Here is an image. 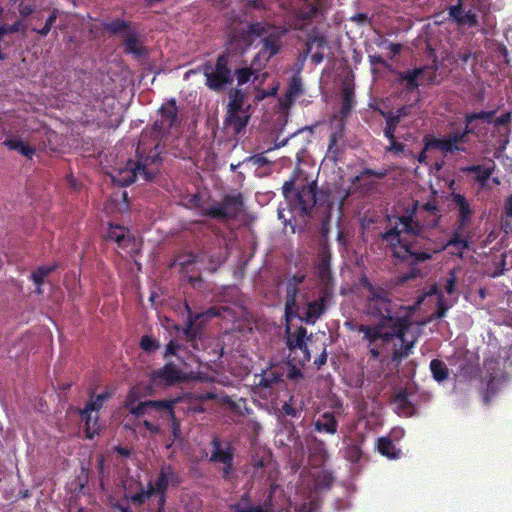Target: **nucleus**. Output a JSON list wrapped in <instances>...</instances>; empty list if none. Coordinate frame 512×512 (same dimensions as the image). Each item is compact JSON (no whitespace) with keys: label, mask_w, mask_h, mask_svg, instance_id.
<instances>
[{"label":"nucleus","mask_w":512,"mask_h":512,"mask_svg":"<svg viewBox=\"0 0 512 512\" xmlns=\"http://www.w3.org/2000/svg\"><path fill=\"white\" fill-rule=\"evenodd\" d=\"M441 218L440 209L434 200L421 206L415 201L408 215L398 217L401 228L396 225L381 234L382 240L391 246L392 256L400 264L410 267L409 272L402 275V281L421 277L417 265L431 260L434 254L444 250L443 245H438L428 235V230L438 227Z\"/></svg>","instance_id":"nucleus-1"},{"label":"nucleus","mask_w":512,"mask_h":512,"mask_svg":"<svg viewBox=\"0 0 512 512\" xmlns=\"http://www.w3.org/2000/svg\"><path fill=\"white\" fill-rule=\"evenodd\" d=\"M362 286L368 291L364 313L378 319V322L374 325L359 324L354 329L363 334L371 359L377 360L394 338L404 341L412 326L415 306H405L392 300L389 291L372 284L367 278L362 280Z\"/></svg>","instance_id":"nucleus-2"},{"label":"nucleus","mask_w":512,"mask_h":512,"mask_svg":"<svg viewBox=\"0 0 512 512\" xmlns=\"http://www.w3.org/2000/svg\"><path fill=\"white\" fill-rule=\"evenodd\" d=\"M295 177L285 181L282 192L292 210L299 211L302 215H309L317 203V185L313 181L295 187Z\"/></svg>","instance_id":"nucleus-3"},{"label":"nucleus","mask_w":512,"mask_h":512,"mask_svg":"<svg viewBox=\"0 0 512 512\" xmlns=\"http://www.w3.org/2000/svg\"><path fill=\"white\" fill-rule=\"evenodd\" d=\"M230 55L224 52L218 55L213 66L210 61L203 63L201 71L205 76V85L214 92H221L234 81V75L229 67Z\"/></svg>","instance_id":"nucleus-4"},{"label":"nucleus","mask_w":512,"mask_h":512,"mask_svg":"<svg viewBox=\"0 0 512 512\" xmlns=\"http://www.w3.org/2000/svg\"><path fill=\"white\" fill-rule=\"evenodd\" d=\"M244 210V198L241 193L226 194L220 202L203 209L202 215L219 221L237 220Z\"/></svg>","instance_id":"nucleus-5"},{"label":"nucleus","mask_w":512,"mask_h":512,"mask_svg":"<svg viewBox=\"0 0 512 512\" xmlns=\"http://www.w3.org/2000/svg\"><path fill=\"white\" fill-rule=\"evenodd\" d=\"M469 135H478L477 126L465 122V127L462 130L451 131L444 138L431 137L427 139L426 148L437 149L444 154L466 152V148L461 145L468 142Z\"/></svg>","instance_id":"nucleus-6"},{"label":"nucleus","mask_w":512,"mask_h":512,"mask_svg":"<svg viewBox=\"0 0 512 512\" xmlns=\"http://www.w3.org/2000/svg\"><path fill=\"white\" fill-rule=\"evenodd\" d=\"M158 114L160 118L153 124V132L157 136L164 137L168 135L170 130L181 122L175 98H171L163 103L158 109Z\"/></svg>","instance_id":"nucleus-7"},{"label":"nucleus","mask_w":512,"mask_h":512,"mask_svg":"<svg viewBox=\"0 0 512 512\" xmlns=\"http://www.w3.org/2000/svg\"><path fill=\"white\" fill-rule=\"evenodd\" d=\"M176 400H146L138 402L137 408L133 409L132 415L139 418L148 416L152 419H167L173 416V408Z\"/></svg>","instance_id":"nucleus-8"},{"label":"nucleus","mask_w":512,"mask_h":512,"mask_svg":"<svg viewBox=\"0 0 512 512\" xmlns=\"http://www.w3.org/2000/svg\"><path fill=\"white\" fill-rule=\"evenodd\" d=\"M104 402L96 396H91L82 409H78L79 416L84 421V431L86 438L93 439L99 434V411L103 407Z\"/></svg>","instance_id":"nucleus-9"},{"label":"nucleus","mask_w":512,"mask_h":512,"mask_svg":"<svg viewBox=\"0 0 512 512\" xmlns=\"http://www.w3.org/2000/svg\"><path fill=\"white\" fill-rule=\"evenodd\" d=\"M150 380L154 386L170 387L186 380V376L174 363L168 362L162 368L154 370Z\"/></svg>","instance_id":"nucleus-10"},{"label":"nucleus","mask_w":512,"mask_h":512,"mask_svg":"<svg viewBox=\"0 0 512 512\" xmlns=\"http://www.w3.org/2000/svg\"><path fill=\"white\" fill-rule=\"evenodd\" d=\"M136 152L137 160L135 163L139 166L141 179L146 182L151 181L157 173V168H154L153 166H158L162 161L160 151L158 150V144L150 149L149 153L146 155L142 154L140 145L137 147Z\"/></svg>","instance_id":"nucleus-11"},{"label":"nucleus","mask_w":512,"mask_h":512,"mask_svg":"<svg viewBox=\"0 0 512 512\" xmlns=\"http://www.w3.org/2000/svg\"><path fill=\"white\" fill-rule=\"evenodd\" d=\"M213 451L210 456V461L214 463L223 464L222 477L229 479L233 471V449L230 445H227L225 449L222 448V443L218 437H213L211 441Z\"/></svg>","instance_id":"nucleus-12"},{"label":"nucleus","mask_w":512,"mask_h":512,"mask_svg":"<svg viewBox=\"0 0 512 512\" xmlns=\"http://www.w3.org/2000/svg\"><path fill=\"white\" fill-rule=\"evenodd\" d=\"M306 279L305 273H296L288 278L286 284V298H285V316L289 319L296 316L295 309H297V295L299 293V285Z\"/></svg>","instance_id":"nucleus-13"},{"label":"nucleus","mask_w":512,"mask_h":512,"mask_svg":"<svg viewBox=\"0 0 512 512\" xmlns=\"http://www.w3.org/2000/svg\"><path fill=\"white\" fill-rule=\"evenodd\" d=\"M331 296V287H323L319 298L307 304L304 316L301 319L308 324H314L326 311V302Z\"/></svg>","instance_id":"nucleus-14"},{"label":"nucleus","mask_w":512,"mask_h":512,"mask_svg":"<svg viewBox=\"0 0 512 512\" xmlns=\"http://www.w3.org/2000/svg\"><path fill=\"white\" fill-rule=\"evenodd\" d=\"M331 252L328 244L322 243L318 251L317 276L323 283V287H330L332 281Z\"/></svg>","instance_id":"nucleus-15"},{"label":"nucleus","mask_w":512,"mask_h":512,"mask_svg":"<svg viewBox=\"0 0 512 512\" xmlns=\"http://www.w3.org/2000/svg\"><path fill=\"white\" fill-rule=\"evenodd\" d=\"M111 177L115 184L126 187L141 178V173L137 163L134 160H128L126 165L115 170Z\"/></svg>","instance_id":"nucleus-16"},{"label":"nucleus","mask_w":512,"mask_h":512,"mask_svg":"<svg viewBox=\"0 0 512 512\" xmlns=\"http://www.w3.org/2000/svg\"><path fill=\"white\" fill-rule=\"evenodd\" d=\"M124 52L131 55L136 60H141L148 55L147 48L139 40V35L135 30H129L122 38Z\"/></svg>","instance_id":"nucleus-17"},{"label":"nucleus","mask_w":512,"mask_h":512,"mask_svg":"<svg viewBox=\"0 0 512 512\" xmlns=\"http://www.w3.org/2000/svg\"><path fill=\"white\" fill-rule=\"evenodd\" d=\"M186 309L188 310V317L185 321V326L180 329L176 326V330H182L184 339L191 344L194 349H197V339L200 337V330L195 327L196 321L202 316V314H193L188 304L186 303Z\"/></svg>","instance_id":"nucleus-18"},{"label":"nucleus","mask_w":512,"mask_h":512,"mask_svg":"<svg viewBox=\"0 0 512 512\" xmlns=\"http://www.w3.org/2000/svg\"><path fill=\"white\" fill-rule=\"evenodd\" d=\"M262 44V48L254 58L253 63L259 58H264L265 61H269L280 51L281 43L279 34L276 32L269 33L262 39Z\"/></svg>","instance_id":"nucleus-19"},{"label":"nucleus","mask_w":512,"mask_h":512,"mask_svg":"<svg viewBox=\"0 0 512 512\" xmlns=\"http://www.w3.org/2000/svg\"><path fill=\"white\" fill-rule=\"evenodd\" d=\"M328 43L324 36L316 35L309 37L306 42V49L303 58H306L316 48V52L311 55V60L314 64H320L324 60V50L327 48Z\"/></svg>","instance_id":"nucleus-20"},{"label":"nucleus","mask_w":512,"mask_h":512,"mask_svg":"<svg viewBox=\"0 0 512 512\" xmlns=\"http://www.w3.org/2000/svg\"><path fill=\"white\" fill-rule=\"evenodd\" d=\"M229 512H271L269 508L262 504L253 502L249 492H245L234 503L228 506Z\"/></svg>","instance_id":"nucleus-21"},{"label":"nucleus","mask_w":512,"mask_h":512,"mask_svg":"<svg viewBox=\"0 0 512 512\" xmlns=\"http://www.w3.org/2000/svg\"><path fill=\"white\" fill-rule=\"evenodd\" d=\"M284 370L281 367H272L255 375V384L261 388H272L283 381Z\"/></svg>","instance_id":"nucleus-22"},{"label":"nucleus","mask_w":512,"mask_h":512,"mask_svg":"<svg viewBox=\"0 0 512 512\" xmlns=\"http://www.w3.org/2000/svg\"><path fill=\"white\" fill-rule=\"evenodd\" d=\"M313 426L316 432L334 435L337 432L338 420L333 412L326 411L314 421Z\"/></svg>","instance_id":"nucleus-23"},{"label":"nucleus","mask_w":512,"mask_h":512,"mask_svg":"<svg viewBox=\"0 0 512 512\" xmlns=\"http://www.w3.org/2000/svg\"><path fill=\"white\" fill-rule=\"evenodd\" d=\"M424 69H409L406 71H398L397 72V82L399 84H404V89L406 92H412L420 86L419 78Z\"/></svg>","instance_id":"nucleus-24"},{"label":"nucleus","mask_w":512,"mask_h":512,"mask_svg":"<svg viewBox=\"0 0 512 512\" xmlns=\"http://www.w3.org/2000/svg\"><path fill=\"white\" fill-rule=\"evenodd\" d=\"M307 330L305 327L300 326L294 335H289L287 338V347L293 351L300 349L303 352V361L310 360V353L305 342Z\"/></svg>","instance_id":"nucleus-25"},{"label":"nucleus","mask_w":512,"mask_h":512,"mask_svg":"<svg viewBox=\"0 0 512 512\" xmlns=\"http://www.w3.org/2000/svg\"><path fill=\"white\" fill-rule=\"evenodd\" d=\"M452 200L458 209L457 219H459V222H461V224H470L474 211L465 196L459 193H454L452 195Z\"/></svg>","instance_id":"nucleus-26"},{"label":"nucleus","mask_w":512,"mask_h":512,"mask_svg":"<svg viewBox=\"0 0 512 512\" xmlns=\"http://www.w3.org/2000/svg\"><path fill=\"white\" fill-rule=\"evenodd\" d=\"M392 402L396 404L399 414L404 416H412L415 412L414 405L409 400L408 392L403 389L398 391L392 397Z\"/></svg>","instance_id":"nucleus-27"},{"label":"nucleus","mask_w":512,"mask_h":512,"mask_svg":"<svg viewBox=\"0 0 512 512\" xmlns=\"http://www.w3.org/2000/svg\"><path fill=\"white\" fill-rule=\"evenodd\" d=\"M60 14L61 12L58 8L49 9V15L43 22V25L33 24L31 31L38 34L40 37H46L51 32Z\"/></svg>","instance_id":"nucleus-28"},{"label":"nucleus","mask_w":512,"mask_h":512,"mask_svg":"<svg viewBox=\"0 0 512 512\" xmlns=\"http://www.w3.org/2000/svg\"><path fill=\"white\" fill-rule=\"evenodd\" d=\"M494 168V163L490 167H486L484 165H471L463 168V172L475 173V180L484 186L491 177V175L493 174Z\"/></svg>","instance_id":"nucleus-29"},{"label":"nucleus","mask_w":512,"mask_h":512,"mask_svg":"<svg viewBox=\"0 0 512 512\" xmlns=\"http://www.w3.org/2000/svg\"><path fill=\"white\" fill-rule=\"evenodd\" d=\"M249 116L242 112H227L226 123L231 126L236 134L242 132L247 126Z\"/></svg>","instance_id":"nucleus-30"},{"label":"nucleus","mask_w":512,"mask_h":512,"mask_svg":"<svg viewBox=\"0 0 512 512\" xmlns=\"http://www.w3.org/2000/svg\"><path fill=\"white\" fill-rule=\"evenodd\" d=\"M377 448L381 455L389 459H396L400 454V450L396 448L393 441L388 437L379 438Z\"/></svg>","instance_id":"nucleus-31"},{"label":"nucleus","mask_w":512,"mask_h":512,"mask_svg":"<svg viewBox=\"0 0 512 512\" xmlns=\"http://www.w3.org/2000/svg\"><path fill=\"white\" fill-rule=\"evenodd\" d=\"M245 101V95L240 89H232L229 92V103L227 106V112H242Z\"/></svg>","instance_id":"nucleus-32"},{"label":"nucleus","mask_w":512,"mask_h":512,"mask_svg":"<svg viewBox=\"0 0 512 512\" xmlns=\"http://www.w3.org/2000/svg\"><path fill=\"white\" fill-rule=\"evenodd\" d=\"M129 236V231L120 225H109V229L107 232V239L114 241L119 246H124V242L126 238Z\"/></svg>","instance_id":"nucleus-33"},{"label":"nucleus","mask_w":512,"mask_h":512,"mask_svg":"<svg viewBox=\"0 0 512 512\" xmlns=\"http://www.w3.org/2000/svg\"><path fill=\"white\" fill-rule=\"evenodd\" d=\"M3 144L8 147L10 150H16L20 154L31 158L35 154V148L25 144L20 139H6Z\"/></svg>","instance_id":"nucleus-34"},{"label":"nucleus","mask_w":512,"mask_h":512,"mask_svg":"<svg viewBox=\"0 0 512 512\" xmlns=\"http://www.w3.org/2000/svg\"><path fill=\"white\" fill-rule=\"evenodd\" d=\"M437 244L443 245L444 249H446V247H450V246L456 248L458 250V252L455 254L458 255L459 257H462L463 251L467 250L469 248L468 238L467 237H458V234H452L451 238L446 243L437 242Z\"/></svg>","instance_id":"nucleus-35"},{"label":"nucleus","mask_w":512,"mask_h":512,"mask_svg":"<svg viewBox=\"0 0 512 512\" xmlns=\"http://www.w3.org/2000/svg\"><path fill=\"white\" fill-rule=\"evenodd\" d=\"M140 490L135 494H126L125 497L129 499L135 505L144 504L151 496L154 495L152 490V482L148 483L147 489H145L141 483Z\"/></svg>","instance_id":"nucleus-36"},{"label":"nucleus","mask_w":512,"mask_h":512,"mask_svg":"<svg viewBox=\"0 0 512 512\" xmlns=\"http://www.w3.org/2000/svg\"><path fill=\"white\" fill-rule=\"evenodd\" d=\"M430 370L433 378L437 382H442L446 380L449 376V369L447 365L442 360L439 359H433L430 362Z\"/></svg>","instance_id":"nucleus-37"},{"label":"nucleus","mask_w":512,"mask_h":512,"mask_svg":"<svg viewBox=\"0 0 512 512\" xmlns=\"http://www.w3.org/2000/svg\"><path fill=\"white\" fill-rule=\"evenodd\" d=\"M496 114V110H490V111H479V112H473V113H467L464 116V122H467L468 124L474 125L473 123L477 120H485L487 123L493 124V117Z\"/></svg>","instance_id":"nucleus-38"},{"label":"nucleus","mask_w":512,"mask_h":512,"mask_svg":"<svg viewBox=\"0 0 512 512\" xmlns=\"http://www.w3.org/2000/svg\"><path fill=\"white\" fill-rule=\"evenodd\" d=\"M130 25H131V23L129 21H125L122 19H115V20L105 23L104 28L110 34L118 35L124 31L127 33V31L131 30Z\"/></svg>","instance_id":"nucleus-39"},{"label":"nucleus","mask_w":512,"mask_h":512,"mask_svg":"<svg viewBox=\"0 0 512 512\" xmlns=\"http://www.w3.org/2000/svg\"><path fill=\"white\" fill-rule=\"evenodd\" d=\"M403 114H394L389 112L386 117V127L384 129V136L387 139H392L398 124L401 121Z\"/></svg>","instance_id":"nucleus-40"},{"label":"nucleus","mask_w":512,"mask_h":512,"mask_svg":"<svg viewBox=\"0 0 512 512\" xmlns=\"http://www.w3.org/2000/svg\"><path fill=\"white\" fill-rule=\"evenodd\" d=\"M169 486L168 482V475L166 474L165 468H162L159 472V475L155 481V483H152V490L154 495L155 494H164L166 493Z\"/></svg>","instance_id":"nucleus-41"},{"label":"nucleus","mask_w":512,"mask_h":512,"mask_svg":"<svg viewBox=\"0 0 512 512\" xmlns=\"http://www.w3.org/2000/svg\"><path fill=\"white\" fill-rule=\"evenodd\" d=\"M363 451L359 444L352 443L345 447L344 457L351 463H357L362 458Z\"/></svg>","instance_id":"nucleus-42"},{"label":"nucleus","mask_w":512,"mask_h":512,"mask_svg":"<svg viewBox=\"0 0 512 512\" xmlns=\"http://www.w3.org/2000/svg\"><path fill=\"white\" fill-rule=\"evenodd\" d=\"M401 341V346L399 348H395L392 353V361L396 363H400L403 359L407 358L411 352V349L414 345L413 342L405 343V340Z\"/></svg>","instance_id":"nucleus-43"},{"label":"nucleus","mask_w":512,"mask_h":512,"mask_svg":"<svg viewBox=\"0 0 512 512\" xmlns=\"http://www.w3.org/2000/svg\"><path fill=\"white\" fill-rule=\"evenodd\" d=\"M249 26L250 32H252L253 37H266L269 33L273 32L271 30L274 28L272 25L263 22H251L249 23Z\"/></svg>","instance_id":"nucleus-44"},{"label":"nucleus","mask_w":512,"mask_h":512,"mask_svg":"<svg viewBox=\"0 0 512 512\" xmlns=\"http://www.w3.org/2000/svg\"><path fill=\"white\" fill-rule=\"evenodd\" d=\"M418 69H424L421 73L420 80L421 84H433L437 77V67L436 66H420Z\"/></svg>","instance_id":"nucleus-45"},{"label":"nucleus","mask_w":512,"mask_h":512,"mask_svg":"<svg viewBox=\"0 0 512 512\" xmlns=\"http://www.w3.org/2000/svg\"><path fill=\"white\" fill-rule=\"evenodd\" d=\"M232 38L235 40H239L245 43L246 45H251L254 39L252 32H250L249 24L247 25L246 28L235 29L232 32Z\"/></svg>","instance_id":"nucleus-46"},{"label":"nucleus","mask_w":512,"mask_h":512,"mask_svg":"<svg viewBox=\"0 0 512 512\" xmlns=\"http://www.w3.org/2000/svg\"><path fill=\"white\" fill-rule=\"evenodd\" d=\"M293 402H294V397L291 396L288 401L283 403V405L281 407V411L286 416L296 418V417L300 416V414L302 412V407H299V408L295 407Z\"/></svg>","instance_id":"nucleus-47"},{"label":"nucleus","mask_w":512,"mask_h":512,"mask_svg":"<svg viewBox=\"0 0 512 512\" xmlns=\"http://www.w3.org/2000/svg\"><path fill=\"white\" fill-rule=\"evenodd\" d=\"M498 390V380L495 377L491 376L486 384L484 402L488 404L491 401V399L497 394Z\"/></svg>","instance_id":"nucleus-48"},{"label":"nucleus","mask_w":512,"mask_h":512,"mask_svg":"<svg viewBox=\"0 0 512 512\" xmlns=\"http://www.w3.org/2000/svg\"><path fill=\"white\" fill-rule=\"evenodd\" d=\"M255 71L251 67H244L235 70L234 75L236 76L238 85H244L248 83Z\"/></svg>","instance_id":"nucleus-49"},{"label":"nucleus","mask_w":512,"mask_h":512,"mask_svg":"<svg viewBox=\"0 0 512 512\" xmlns=\"http://www.w3.org/2000/svg\"><path fill=\"white\" fill-rule=\"evenodd\" d=\"M159 347V342L149 335H144L140 340V348L145 352L152 353Z\"/></svg>","instance_id":"nucleus-50"},{"label":"nucleus","mask_w":512,"mask_h":512,"mask_svg":"<svg viewBox=\"0 0 512 512\" xmlns=\"http://www.w3.org/2000/svg\"><path fill=\"white\" fill-rule=\"evenodd\" d=\"M138 391L136 388H132L126 395L124 401V407L132 414L133 409L137 408Z\"/></svg>","instance_id":"nucleus-51"},{"label":"nucleus","mask_w":512,"mask_h":512,"mask_svg":"<svg viewBox=\"0 0 512 512\" xmlns=\"http://www.w3.org/2000/svg\"><path fill=\"white\" fill-rule=\"evenodd\" d=\"M353 104V91L346 87L342 93V113H349Z\"/></svg>","instance_id":"nucleus-52"},{"label":"nucleus","mask_w":512,"mask_h":512,"mask_svg":"<svg viewBox=\"0 0 512 512\" xmlns=\"http://www.w3.org/2000/svg\"><path fill=\"white\" fill-rule=\"evenodd\" d=\"M302 92V81L299 77H293L288 86L287 96L289 98L297 97Z\"/></svg>","instance_id":"nucleus-53"},{"label":"nucleus","mask_w":512,"mask_h":512,"mask_svg":"<svg viewBox=\"0 0 512 512\" xmlns=\"http://www.w3.org/2000/svg\"><path fill=\"white\" fill-rule=\"evenodd\" d=\"M457 24L476 27L478 25L477 15L472 10H468L464 15L462 14L461 18L457 19Z\"/></svg>","instance_id":"nucleus-54"},{"label":"nucleus","mask_w":512,"mask_h":512,"mask_svg":"<svg viewBox=\"0 0 512 512\" xmlns=\"http://www.w3.org/2000/svg\"><path fill=\"white\" fill-rule=\"evenodd\" d=\"M456 282H457V271H456V269H453L448 273V276L446 278L445 285H444V289L449 295L454 293L455 287H456Z\"/></svg>","instance_id":"nucleus-55"},{"label":"nucleus","mask_w":512,"mask_h":512,"mask_svg":"<svg viewBox=\"0 0 512 512\" xmlns=\"http://www.w3.org/2000/svg\"><path fill=\"white\" fill-rule=\"evenodd\" d=\"M181 348H182L181 344L176 343L174 340H170V342L166 345L163 357L168 358L169 356H176L179 358L177 352Z\"/></svg>","instance_id":"nucleus-56"},{"label":"nucleus","mask_w":512,"mask_h":512,"mask_svg":"<svg viewBox=\"0 0 512 512\" xmlns=\"http://www.w3.org/2000/svg\"><path fill=\"white\" fill-rule=\"evenodd\" d=\"M167 419L171 422V433L173 435L174 440H176L180 437V434H181L180 421L176 418L174 411H173V416L167 417Z\"/></svg>","instance_id":"nucleus-57"},{"label":"nucleus","mask_w":512,"mask_h":512,"mask_svg":"<svg viewBox=\"0 0 512 512\" xmlns=\"http://www.w3.org/2000/svg\"><path fill=\"white\" fill-rule=\"evenodd\" d=\"M333 478L331 474L323 473L322 476H318L316 480V486L319 488L328 489L332 485Z\"/></svg>","instance_id":"nucleus-58"},{"label":"nucleus","mask_w":512,"mask_h":512,"mask_svg":"<svg viewBox=\"0 0 512 512\" xmlns=\"http://www.w3.org/2000/svg\"><path fill=\"white\" fill-rule=\"evenodd\" d=\"M287 378L293 381L303 378V373L295 365L288 363Z\"/></svg>","instance_id":"nucleus-59"},{"label":"nucleus","mask_w":512,"mask_h":512,"mask_svg":"<svg viewBox=\"0 0 512 512\" xmlns=\"http://www.w3.org/2000/svg\"><path fill=\"white\" fill-rule=\"evenodd\" d=\"M386 175H387L386 170H373V169H370V168H365L361 172L360 176L361 177H376V178L382 179Z\"/></svg>","instance_id":"nucleus-60"},{"label":"nucleus","mask_w":512,"mask_h":512,"mask_svg":"<svg viewBox=\"0 0 512 512\" xmlns=\"http://www.w3.org/2000/svg\"><path fill=\"white\" fill-rule=\"evenodd\" d=\"M390 145L386 148L387 152L402 153L405 149V145L401 142L396 141L395 136L392 139H388Z\"/></svg>","instance_id":"nucleus-61"},{"label":"nucleus","mask_w":512,"mask_h":512,"mask_svg":"<svg viewBox=\"0 0 512 512\" xmlns=\"http://www.w3.org/2000/svg\"><path fill=\"white\" fill-rule=\"evenodd\" d=\"M512 120V113L511 112H505L504 114L500 115L499 117L495 118L493 120V125L495 127L505 126Z\"/></svg>","instance_id":"nucleus-62"},{"label":"nucleus","mask_w":512,"mask_h":512,"mask_svg":"<svg viewBox=\"0 0 512 512\" xmlns=\"http://www.w3.org/2000/svg\"><path fill=\"white\" fill-rule=\"evenodd\" d=\"M448 13H449L450 18H452L457 23V19L462 17V4H461V2L459 1L458 4L451 6L449 8Z\"/></svg>","instance_id":"nucleus-63"},{"label":"nucleus","mask_w":512,"mask_h":512,"mask_svg":"<svg viewBox=\"0 0 512 512\" xmlns=\"http://www.w3.org/2000/svg\"><path fill=\"white\" fill-rule=\"evenodd\" d=\"M250 161L257 166H264L270 163L268 158L264 155V153L255 154L250 157Z\"/></svg>","instance_id":"nucleus-64"}]
</instances>
